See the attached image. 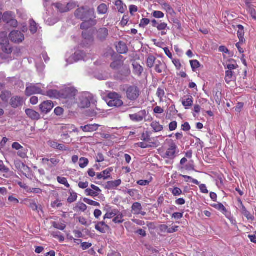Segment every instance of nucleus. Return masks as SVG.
Segmentation results:
<instances>
[{"label":"nucleus","instance_id":"3c124183","mask_svg":"<svg viewBox=\"0 0 256 256\" xmlns=\"http://www.w3.org/2000/svg\"><path fill=\"white\" fill-rule=\"evenodd\" d=\"M88 162L89 161L87 158L82 157L80 159L79 166L80 168H84L88 165Z\"/></svg>","mask_w":256,"mask_h":256},{"label":"nucleus","instance_id":"20e7f679","mask_svg":"<svg viewBox=\"0 0 256 256\" xmlns=\"http://www.w3.org/2000/svg\"><path fill=\"white\" fill-rule=\"evenodd\" d=\"M126 96L128 99L131 101L136 100L140 96V90L136 86H130L126 90Z\"/></svg>","mask_w":256,"mask_h":256},{"label":"nucleus","instance_id":"bf43d9fd","mask_svg":"<svg viewBox=\"0 0 256 256\" xmlns=\"http://www.w3.org/2000/svg\"><path fill=\"white\" fill-rule=\"evenodd\" d=\"M152 14L153 16L156 18H163L164 16V14L162 12L158 10L154 11Z\"/></svg>","mask_w":256,"mask_h":256},{"label":"nucleus","instance_id":"de8ad7c7","mask_svg":"<svg viewBox=\"0 0 256 256\" xmlns=\"http://www.w3.org/2000/svg\"><path fill=\"white\" fill-rule=\"evenodd\" d=\"M58 182L62 184L65 186L67 188H69L70 187V185L68 184L67 179L64 177L58 176L57 177Z\"/></svg>","mask_w":256,"mask_h":256},{"label":"nucleus","instance_id":"a19ab883","mask_svg":"<svg viewBox=\"0 0 256 256\" xmlns=\"http://www.w3.org/2000/svg\"><path fill=\"white\" fill-rule=\"evenodd\" d=\"M162 8L165 10L170 15L173 16L174 14V11L172 6L168 3L164 2L162 4Z\"/></svg>","mask_w":256,"mask_h":256},{"label":"nucleus","instance_id":"9b49d317","mask_svg":"<svg viewBox=\"0 0 256 256\" xmlns=\"http://www.w3.org/2000/svg\"><path fill=\"white\" fill-rule=\"evenodd\" d=\"M2 18L4 22L8 24L11 22L14 27H16L18 26V22L13 19L12 12H4L2 16Z\"/></svg>","mask_w":256,"mask_h":256},{"label":"nucleus","instance_id":"9d476101","mask_svg":"<svg viewBox=\"0 0 256 256\" xmlns=\"http://www.w3.org/2000/svg\"><path fill=\"white\" fill-rule=\"evenodd\" d=\"M146 116V110H142L138 113L130 114L129 117L132 121L139 122L142 121Z\"/></svg>","mask_w":256,"mask_h":256},{"label":"nucleus","instance_id":"aec40b11","mask_svg":"<svg viewBox=\"0 0 256 256\" xmlns=\"http://www.w3.org/2000/svg\"><path fill=\"white\" fill-rule=\"evenodd\" d=\"M113 170L112 168H108L100 173L96 174L97 178L98 180L104 179V180L108 179L110 177V174Z\"/></svg>","mask_w":256,"mask_h":256},{"label":"nucleus","instance_id":"774afa93","mask_svg":"<svg viewBox=\"0 0 256 256\" xmlns=\"http://www.w3.org/2000/svg\"><path fill=\"white\" fill-rule=\"evenodd\" d=\"M200 191L202 193L207 194L208 193V190L207 189L206 185L204 184H200L198 185Z\"/></svg>","mask_w":256,"mask_h":256},{"label":"nucleus","instance_id":"393cba45","mask_svg":"<svg viewBox=\"0 0 256 256\" xmlns=\"http://www.w3.org/2000/svg\"><path fill=\"white\" fill-rule=\"evenodd\" d=\"M12 96V93L9 90H4L1 92L0 98L4 104H8L10 98Z\"/></svg>","mask_w":256,"mask_h":256},{"label":"nucleus","instance_id":"4c0bfd02","mask_svg":"<svg viewBox=\"0 0 256 256\" xmlns=\"http://www.w3.org/2000/svg\"><path fill=\"white\" fill-rule=\"evenodd\" d=\"M165 88L164 86L159 87L156 91V95L159 98L160 101L162 102L165 96Z\"/></svg>","mask_w":256,"mask_h":256},{"label":"nucleus","instance_id":"4468645a","mask_svg":"<svg viewBox=\"0 0 256 256\" xmlns=\"http://www.w3.org/2000/svg\"><path fill=\"white\" fill-rule=\"evenodd\" d=\"M123 56H117L116 60H114L110 64V68L113 70H118L124 65Z\"/></svg>","mask_w":256,"mask_h":256},{"label":"nucleus","instance_id":"603ef678","mask_svg":"<svg viewBox=\"0 0 256 256\" xmlns=\"http://www.w3.org/2000/svg\"><path fill=\"white\" fill-rule=\"evenodd\" d=\"M52 226L56 229L64 230L66 228V225L64 224L58 223L55 222H52Z\"/></svg>","mask_w":256,"mask_h":256},{"label":"nucleus","instance_id":"79ce46f5","mask_svg":"<svg viewBox=\"0 0 256 256\" xmlns=\"http://www.w3.org/2000/svg\"><path fill=\"white\" fill-rule=\"evenodd\" d=\"M156 58L154 56H149L146 60V65L148 67L150 68H152L154 64H156Z\"/></svg>","mask_w":256,"mask_h":256},{"label":"nucleus","instance_id":"6e6d98bb","mask_svg":"<svg viewBox=\"0 0 256 256\" xmlns=\"http://www.w3.org/2000/svg\"><path fill=\"white\" fill-rule=\"evenodd\" d=\"M212 206L219 210H220L221 212H227L226 208L222 203L218 202V204H212Z\"/></svg>","mask_w":256,"mask_h":256},{"label":"nucleus","instance_id":"ea45409f","mask_svg":"<svg viewBox=\"0 0 256 256\" xmlns=\"http://www.w3.org/2000/svg\"><path fill=\"white\" fill-rule=\"evenodd\" d=\"M112 222L115 224H121L124 222V215L119 210L112 220Z\"/></svg>","mask_w":256,"mask_h":256},{"label":"nucleus","instance_id":"412c9836","mask_svg":"<svg viewBox=\"0 0 256 256\" xmlns=\"http://www.w3.org/2000/svg\"><path fill=\"white\" fill-rule=\"evenodd\" d=\"M42 96H46L52 98H60V92L54 90H50L46 92L44 91Z\"/></svg>","mask_w":256,"mask_h":256},{"label":"nucleus","instance_id":"69168bd1","mask_svg":"<svg viewBox=\"0 0 256 256\" xmlns=\"http://www.w3.org/2000/svg\"><path fill=\"white\" fill-rule=\"evenodd\" d=\"M129 10L130 15L133 16L134 13L138 11V8L135 5H130L129 6Z\"/></svg>","mask_w":256,"mask_h":256},{"label":"nucleus","instance_id":"5fc2aeb1","mask_svg":"<svg viewBox=\"0 0 256 256\" xmlns=\"http://www.w3.org/2000/svg\"><path fill=\"white\" fill-rule=\"evenodd\" d=\"M28 150L24 148H22L18 150V156L22 158H25L27 157Z\"/></svg>","mask_w":256,"mask_h":256},{"label":"nucleus","instance_id":"5701e85b","mask_svg":"<svg viewBox=\"0 0 256 256\" xmlns=\"http://www.w3.org/2000/svg\"><path fill=\"white\" fill-rule=\"evenodd\" d=\"M238 202L241 206L240 210L242 214L248 220H254V217L252 215H251V214L248 210H247L246 207L244 206L242 201L240 200H239Z\"/></svg>","mask_w":256,"mask_h":256},{"label":"nucleus","instance_id":"ddd939ff","mask_svg":"<svg viewBox=\"0 0 256 256\" xmlns=\"http://www.w3.org/2000/svg\"><path fill=\"white\" fill-rule=\"evenodd\" d=\"M24 99L21 96H14L11 98L10 104L13 108H16L22 105Z\"/></svg>","mask_w":256,"mask_h":256},{"label":"nucleus","instance_id":"473e14b6","mask_svg":"<svg viewBox=\"0 0 256 256\" xmlns=\"http://www.w3.org/2000/svg\"><path fill=\"white\" fill-rule=\"evenodd\" d=\"M166 68V64L163 62L158 60L156 62L155 70L158 73H162Z\"/></svg>","mask_w":256,"mask_h":256},{"label":"nucleus","instance_id":"39448f33","mask_svg":"<svg viewBox=\"0 0 256 256\" xmlns=\"http://www.w3.org/2000/svg\"><path fill=\"white\" fill-rule=\"evenodd\" d=\"M36 94H44V90L38 84H30L26 86L25 94L27 96Z\"/></svg>","mask_w":256,"mask_h":256},{"label":"nucleus","instance_id":"13d9d810","mask_svg":"<svg viewBox=\"0 0 256 256\" xmlns=\"http://www.w3.org/2000/svg\"><path fill=\"white\" fill-rule=\"evenodd\" d=\"M157 29L158 30H169V28L168 26V24L164 22H160L158 25Z\"/></svg>","mask_w":256,"mask_h":256},{"label":"nucleus","instance_id":"cd10ccee","mask_svg":"<svg viewBox=\"0 0 256 256\" xmlns=\"http://www.w3.org/2000/svg\"><path fill=\"white\" fill-rule=\"evenodd\" d=\"M194 98L192 96H188L187 98L182 100V104L185 109H189L192 105Z\"/></svg>","mask_w":256,"mask_h":256},{"label":"nucleus","instance_id":"0eeeda50","mask_svg":"<svg viewBox=\"0 0 256 256\" xmlns=\"http://www.w3.org/2000/svg\"><path fill=\"white\" fill-rule=\"evenodd\" d=\"M76 90L72 88H67L60 91L61 98H71L76 94Z\"/></svg>","mask_w":256,"mask_h":256},{"label":"nucleus","instance_id":"f704fd0d","mask_svg":"<svg viewBox=\"0 0 256 256\" xmlns=\"http://www.w3.org/2000/svg\"><path fill=\"white\" fill-rule=\"evenodd\" d=\"M150 126L152 128L153 130L156 132L162 131L164 128L163 126L157 121L152 122L150 124Z\"/></svg>","mask_w":256,"mask_h":256},{"label":"nucleus","instance_id":"e2e57ef3","mask_svg":"<svg viewBox=\"0 0 256 256\" xmlns=\"http://www.w3.org/2000/svg\"><path fill=\"white\" fill-rule=\"evenodd\" d=\"M150 22V20L148 18H142L140 20V24H139L141 28H145L147 26Z\"/></svg>","mask_w":256,"mask_h":256},{"label":"nucleus","instance_id":"09e8293b","mask_svg":"<svg viewBox=\"0 0 256 256\" xmlns=\"http://www.w3.org/2000/svg\"><path fill=\"white\" fill-rule=\"evenodd\" d=\"M30 31L32 34L36 33L37 32V30H38L37 24H36V22L33 20H30Z\"/></svg>","mask_w":256,"mask_h":256},{"label":"nucleus","instance_id":"4be33fe9","mask_svg":"<svg viewBox=\"0 0 256 256\" xmlns=\"http://www.w3.org/2000/svg\"><path fill=\"white\" fill-rule=\"evenodd\" d=\"M106 214H104V219H111L112 218H114L116 215H117L118 210L117 209H112L110 207L108 206V208L106 210Z\"/></svg>","mask_w":256,"mask_h":256},{"label":"nucleus","instance_id":"e433bc0d","mask_svg":"<svg viewBox=\"0 0 256 256\" xmlns=\"http://www.w3.org/2000/svg\"><path fill=\"white\" fill-rule=\"evenodd\" d=\"M122 184L121 180H117L114 181H110L107 182V186L108 188L113 189L118 186Z\"/></svg>","mask_w":256,"mask_h":256},{"label":"nucleus","instance_id":"423d86ee","mask_svg":"<svg viewBox=\"0 0 256 256\" xmlns=\"http://www.w3.org/2000/svg\"><path fill=\"white\" fill-rule=\"evenodd\" d=\"M54 104L51 100H46L42 102L39 106V108L42 114H48L54 108Z\"/></svg>","mask_w":256,"mask_h":256},{"label":"nucleus","instance_id":"864d4df0","mask_svg":"<svg viewBox=\"0 0 256 256\" xmlns=\"http://www.w3.org/2000/svg\"><path fill=\"white\" fill-rule=\"evenodd\" d=\"M190 66L193 71L199 68L200 66V62L198 60H192L190 61Z\"/></svg>","mask_w":256,"mask_h":256},{"label":"nucleus","instance_id":"338daca9","mask_svg":"<svg viewBox=\"0 0 256 256\" xmlns=\"http://www.w3.org/2000/svg\"><path fill=\"white\" fill-rule=\"evenodd\" d=\"M60 162V160L55 158H52L50 159L49 167H52L58 164Z\"/></svg>","mask_w":256,"mask_h":256},{"label":"nucleus","instance_id":"dca6fc26","mask_svg":"<svg viewBox=\"0 0 256 256\" xmlns=\"http://www.w3.org/2000/svg\"><path fill=\"white\" fill-rule=\"evenodd\" d=\"M108 35V31L106 28H100L97 31V38L101 41L106 40Z\"/></svg>","mask_w":256,"mask_h":256},{"label":"nucleus","instance_id":"8fccbe9b","mask_svg":"<svg viewBox=\"0 0 256 256\" xmlns=\"http://www.w3.org/2000/svg\"><path fill=\"white\" fill-rule=\"evenodd\" d=\"M141 140L148 143H154L153 142H151V138H150V136L148 132H143L141 136Z\"/></svg>","mask_w":256,"mask_h":256},{"label":"nucleus","instance_id":"a18cd8bd","mask_svg":"<svg viewBox=\"0 0 256 256\" xmlns=\"http://www.w3.org/2000/svg\"><path fill=\"white\" fill-rule=\"evenodd\" d=\"M100 193V192L92 190L91 188H86L85 190V194L86 196H91L92 197L98 196Z\"/></svg>","mask_w":256,"mask_h":256},{"label":"nucleus","instance_id":"72a5a7b5","mask_svg":"<svg viewBox=\"0 0 256 256\" xmlns=\"http://www.w3.org/2000/svg\"><path fill=\"white\" fill-rule=\"evenodd\" d=\"M238 36L240 40V42L243 43L245 41V39L244 38V26L242 25L238 24Z\"/></svg>","mask_w":256,"mask_h":256},{"label":"nucleus","instance_id":"a878e982","mask_svg":"<svg viewBox=\"0 0 256 256\" xmlns=\"http://www.w3.org/2000/svg\"><path fill=\"white\" fill-rule=\"evenodd\" d=\"M246 4L247 7L246 10L250 14L254 20H256V10L254 6L248 0L246 2Z\"/></svg>","mask_w":256,"mask_h":256},{"label":"nucleus","instance_id":"c756f323","mask_svg":"<svg viewBox=\"0 0 256 256\" xmlns=\"http://www.w3.org/2000/svg\"><path fill=\"white\" fill-rule=\"evenodd\" d=\"M142 210V204L138 202H136L133 204L132 206V212L134 215H138L140 213L141 210Z\"/></svg>","mask_w":256,"mask_h":256},{"label":"nucleus","instance_id":"f03ea898","mask_svg":"<svg viewBox=\"0 0 256 256\" xmlns=\"http://www.w3.org/2000/svg\"><path fill=\"white\" fill-rule=\"evenodd\" d=\"M166 143L168 147L162 157L169 160H174L178 154L179 150L176 142L172 139H166Z\"/></svg>","mask_w":256,"mask_h":256},{"label":"nucleus","instance_id":"2eb2a0df","mask_svg":"<svg viewBox=\"0 0 256 256\" xmlns=\"http://www.w3.org/2000/svg\"><path fill=\"white\" fill-rule=\"evenodd\" d=\"M25 112L30 118L34 120H38L40 118V114L32 109L27 108Z\"/></svg>","mask_w":256,"mask_h":256},{"label":"nucleus","instance_id":"7ed1b4c3","mask_svg":"<svg viewBox=\"0 0 256 256\" xmlns=\"http://www.w3.org/2000/svg\"><path fill=\"white\" fill-rule=\"evenodd\" d=\"M108 104L110 107H120L123 105L121 96L115 92H110L107 95Z\"/></svg>","mask_w":256,"mask_h":256},{"label":"nucleus","instance_id":"6ab92c4d","mask_svg":"<svg viewBox=\"0 0 256 256\" xmlns=\"http://www.w3.org/2000/svg\"><path fill=\"white\" fill-rule=\"evenodd\" d=\"M2 41L3 43H0V46H1V49L2 52L7 54H11L12 48L9 44L8 40L5 38Z\"/></svg>","mask_w":256,"mask_h":256},{"label":"nucleus","instance_id":"f3484780","mask_svg":"<svg viewBox=\"0 0 256 256\" xmlns=\"http://www.w3.org/2000/svg\"><path fill=\"white\" fill-rule=\"evenodd\" d=\"M95 228L96 230L101 233L104 234L110 229V227L104 222H98L95 226Z\"/></svg>","mask_w":256,"mask_h":256},{"label":"nucleus","instance_id":"1a4fd4ad","mask_svg":"<svg viewBox=\"0 0 256 256\" xmlns=\"http://www.w3.org/2000/svg\"><path fill=\"white\" fill-rule=\"evenodd\" d=\"M24 204L31 208L33 211L38 212L40 210L42 211V208L40 205L38 206L34 200L25 198L23 200Z\"/></svg>","mask_w":256,"mask_h":256},{"label":"nucleus","instance_id":"c03bdc74","mask_svg":"<svg viewBox=\"0 0 256 256\" xmlns=\"http://www.w3.org/2000/svg\"><path fill=\"white\" fill-rule=\"evenodd\" d=\"M180 176L184 178L185 180V182H186L190 181L195 184H196V185L200 184V182L197 180L194 179L190 176H185V175H183V174H181L180 175Z\"/></svg>","mask_w":256,"mask_h":256},{"label":"nucleus","instance_id":"58836bf2","mask_svg":"<svg viewBox=\"0 0 256 256\" xmlns=\"http://www.w3.org/2000/svg\"><path fill=\"white\" fill-rule=\"evenodd\" d=\"M98 14H104L108 12V7L105 4H102L99 5L97 8Z\"/></svg>","mask_w":256,"mask_h":256},{"label":"nucleus","instance_id":"4d7b16f0","mask_svg":"<svg viewBox=\"0 0 256 256\" xmlns=\"http://www.w3.org/2000/svg\"><path fill=\"white\" fill-rule=\"evenodd\" d=\"M84 200L86 203L87 204H88L89 205L96 206H100V204L99 202L94 201L93 200H90V199H88L87 198H84Z\"/></svg>","mask_w":256,"mask_h":256},{"label":"nucleus","instance_id":"0e129e2a","mask_svg":"<svg viewBox=\"0 0 256 256\" xmlns=\"http://www.w3.org/2000/svg\"><path fill=\"white\" fill-rule=\"evenodd\" d=\"M178 126V123L176 121L172 122L169 124L168 128L170 131L176 130Z\"/></svg>","mask_w":256,"mask_h":256},{"label":"nucleus","instance_id":"052dcab7","mask_svg":"<svg viewBox=\"0 0 256 256\" xmlns=\"http://www.w3.org/2000/svg\"><path fill=\"white\" fill-rule=\"evenodd\" d=\"M78 196L76 192H71L70 196L68 198V202L69 203H72L75 202L77 199Z\"/></svg>","mask_w":256,"mask_h":256},{"label":"nucleus","instance_id":"b1692460","mask_svg":"<svg viewBox=\"0 0 256 256\" xmlns=\"http://www.w3.org/2000/svg\"><path fill=\"white\" fill-rule=\"evenodd\" d=\"M16 166L18 170L20 171L24 175H26V173L30 171V168L20 161L17 162L16 163Z\"/></svg>","mask_w":256,"mask_h":256},{"label":"nucleus","instance_id":"7c9ffc66","mask_svg":"<svg viewBox=\"0 0 256 256\" xmlns=\"http://www.w3.org/2000/svg\"><path fill=\"white\" fill-rule=\"evenodd\" d=\"M236 79V77L232 71L226 70V72L225 80L228 84H230L231 82L235 80Z\"/></svg>","mask_w":256,"mask_h":256},{"label":"nucleus","instance_id":"37998d69","mask_svg":"<svg viewBox=\"0 0 256 256\" xmlns=\"http://www.w3.org/2000/svg\"><path fill=\"white\" fill-rule=\"evenodd\" d=\"M155 143H148L145 142H139L136 144V145L142 148H152L155 145Z\"/></svg>","mask_w":256,"mask_h":256},{"label":"nucleus","instance_id":"c9c22d12","mask_svg":"<svg viewBox=\"0 0 256 256\" xmlns=\"http://www.w3.org/2000/svg\"><path fill=\"white\" fill-rule=\"evenodd\" d=\"M53 6H55V8L60 12H66L68 11V8L64 4H62L60 3L57 2L52 4Z\"/></svg>","mask_w":256,"mask_h":256},{"label":"nucleus","instance_id":"2f4dec72","mask_svg":"<svg viewBox=\"0 0 256 256\" xmlns=\"http://www.w3.org/2000/svg\"><path fill=\"white\" fill-rule=\"evenodd\" d=\"M132 66L134 68V73L138 76H140L144 70L143 68L136 62H134Z\"/></svg>","mask_w":256,"mask_h":256},{"label":"nucleus","instance_id":"a211bd4d","mask_svg":"<svg viewBox=\"0 0 256 256\" xmlns=\"http://www.w3.org/2000/svg\"><path fill=\"white\" fill-rule=\"evenodd\" d=\"M100 126L98 124H88L84 126H81L80 128L84 132H92L98 130Z\"/></svg>","mask_w":256,"mask_h":256},{"label":"nucleus","instance_id":"49530a36","mask_svg":"<svg viewBox=\"0 0 256 256\" xmlns=\"http://www.w3.org/2000/svg\"><path fill=\"white\" fill-rule=\"evenodd\" d=\"M83 22L80 24V28L82 30H87L94 25L92 24V22L89 20H82Z\"/></svg>","mask_w":256,"mask_h":256},{"label":"nucleus","instance_id":"c85d7f7f","mask_svg":"<svg viewBox=\"0 0 256 256\" xmlns=\"http://www.w3.org/2000/svg\"><path fill=\"white\" fill-rule=\"evenodd\" d=\"M114 4L116 7V9L118 12L121 14L124 13L126 10H127L126 6L120 0H116Z\"/></svg>","mask_w":256,"mask_h":256},{"label":"nucleus","instance_id":"6e6552de","mask_svg":"<svg viewBox=\"0 0 256 256\" xmlns=\"http://www.w3.org/2000/svg\"><path fill=\"white\" fill-rule=\"evenodd\" d=\"M9 38L14 42L20 43L24 40V37L20 32L14 30L10 33Z\"/></svg>","mask_w":256,"mask_h":256},{"label":"nucleus","instance_id":"f257e3e1","mask_svg":"<svg viewBox=\"0 0 256 256\" xmlns=\"http://www.w3.org/2000/svg\"><path fill=\"white\" fill-rule=\"evenodd\" d=\"M76 17L82 20H89L92 24L96 25L97 20L96 19V14L94 8L88 6H82L78 8L75 12Z\"/></svg>","mask_w":256,"mask_h":256},{"label":"nucleus","instance_id":"bb28decb","mask_svg":"<svg viewBox=\"0 0 256 256\" xmlns=\"http://www.w3.org/2000/svg\"><path fill=\"white\" fill-rule=\"evenodd\" d=\"M117 52L120 54H126L128 51V48L126 44L122 42H120L116 46Z\"/></svg>","mask_w":256,"mask_h":256},{"label":"nucleus","instance_id":"680f3d73","mask_svg":"<svg viewBox=\"0 0 256 256\" xmlns=\"http://www.w3.org/2000/svg\"><path fill=\"white\" fill-rule=\"evenodd\" d=\"M174 196H178L182 194V190L179 188H174L172 190H170Z\"/></svg>","mask_w":256,"mask_h":256},{"label":"nucleus","instance_id":"f8f14e48","mask_svg":"<svg viewBox=\"0 0 256 256\" xmlns=\"http://www.w3.org/2000/svg\"><path fill=\"white\" fill-rule=\"evenodd\" d=\"M0 175H2L6 178L11 176L12 175V172L10 168L1 160H0Z\"/></svg>","mask_w":256,"mask_h":256}]
</instances>
